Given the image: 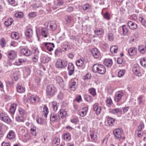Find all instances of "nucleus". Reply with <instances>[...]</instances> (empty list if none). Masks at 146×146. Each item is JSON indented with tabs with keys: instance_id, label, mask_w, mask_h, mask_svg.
Returning <instances> with one entry per match:
<instances>
[{
	"instance_id": "1",
	"label": "nucleus",
	"mask_w": 146,
	"mask_h": 146,
	"mask_svg": "<svg viewBox=\"0 0 146 146\" xmlns=\"http://www.w3.org/2000/svg\"><path fill=\"white\" fill-rule=\"evenodd\" d=\"M93 71L94 73L103 75L106 72V69L103 65L98 63L94 64L92 68Z\"/></svg>"
},
{
	"instance_id": "2",
	"label": "nucleus",
	"mask_w": 146,
	"mask_h": 146,
	"mask_svg": "<svg viewBox=\"0 0 146 146\" xmlns=\"http://www.w3.org/2000/svg\"><path fill=\"white\" fill-rule=\"evenodd\" d=\"M67 64L68 62L66 61L60 59H58L56 62L55 66L57 68L63 69L66 67Z\"/></svg>"
},
{
	"instance_id": "3",
	"label": "nucleus",
	"mask_w": 146,
	"mask_h": 146,
	"mask_svg": "<svg viewBox=\"0 0 146 146\" xmlns=\"http://www.w3.org/2000/svg\"><path fill=\"white\" fill-rule=\"evenodd\" d=\"M57 92V89L52 84L48 85L46 87V93L50 96L54 95Z\"/></svg>"
},
{
	"instance_id": "4",
	"label": "nucleus",
	"mask_w": 146,
	"mask_h": 146,
	"mask_svg": "<svg viewBox=\"0 0 146 146\" xmlns=\"http://www.w3.org/2000/svg\"><path fill=\"white\" fill-rule=\"evenodd\" d=\"M91 53L94 58L100 59L101 58L100 52L96 48H93L92 49Z\"/></svg>"
},
{
	"instance_id": "5",
	"label": "nucleus",
	"mask_w": 146,
	"mask_h": 146,
	"mask_svg": "<svg viewBox=\"0 0 146 146\" xmlns=\"http://www.w3.org/2000/svg\"><path fill=\"white\" fill-rule=\"evenodd\" d=\"M123 130L120 128H117L113 131V133L116 139H119L121 137V134L123 133Z\"/></svg>"
},
{
	"instance_id": "6",
	"label": "nucleus",
	"mask_w": 146,
	"mask_h": 146,
	"mask_svg": "<svg viewBox=\"0 0 146 146\" xmlns=\"http://www.w3.org/2000/svg\"><path fill=\"white\" fill-rule=\"evenodd\" d=\"M67 70L69 75H72L74 73V65L71 63L69 62L67 64Z\"/></svg>"
},
{
	"instance_id": "7",
	"label": "nucleus",
	"mask_w": 146,
	"mask_h": 146,
	"mask_svg": "<svg viewBox=\"0 0 146 146\" xmlns=\"http://www.w3.org/2000/svg\"><path fill=\"white\" fill-rule=\"evenodd\" d=\"M133 73L137 76H141V73L139 71V67L138 65H134L133 68Z\"/></svg>"
},
{
	"instance_id": "8",
	"label": "nucleus",
	"mask_w": 146,
	"mask_h": 146,
	"mask_svg": "<svg viewBox=\"0 0 146 146\" xmlns=\"http://www.w3.org/2000/svg\"><path fill=\"white\" fill-rule=\"evenodd\" d=\"M123 95V93L121 92L118 91L116 92L114 98L115 101L117 102H119L121 100Z\"/></svg>"
},
{
	"instance_id": "9",
	"label": "nucleus",
	"mask_w": 146,
	"mask_h": 146,
	"mask_svg": "<svg viewBox=\"0 0 146 146\" xmlns=\"http://www.w3.org/2000/svg\"><path fill=\"white\" fill-rule=\"evenodd\" d=\"M59 114H51L50 116V119L51 121L52 122H54L56 121H58L60 119Z\"/></svg>"
},
{
	"instance_id": "10",
	"label": "nucleus",
	"mask_w": 146,
	"mask_h": 146,
	"mask_svg": "<svg viewBox=\"0 0 146 146\" xmlns=\"http://www.w3.org/2000/svg\"><path fill=\"white\" fill-rule=\"evenodd\" d=\"M32 52L34 54H35L33 57L32 60L34 62H36L37 61L38 58L39 51L37 48H34L32 50Z\"/></svg>"
},
{
	"instance_id": "11",
	"label": "nucleus",
	"mask_w": 146,
	"mask_h": 146,
	"mask_svg": "<svg viewBox=\"0 0 146 146\" xmlns=\"http://www.w3.org/2000/svg\"><path fill=\"white\" fill-rule=\"evenodd\" d=\"M25 33L26 37L27 38H29L33 36V31L32 29L27 28L25 30Z\"/></svg>"
},
{
	"instance_id": "12",
	"label": "nucleus",
	"mask_w": 146,
	"mask_h": 146,
	"mask_svg": "<svg viewBox=\"0 0 146 146\" xmlns=\"http://www.w3.org/2000/svg\"><path fill=\"white\" fill-rule=\"evenodd\" d=\"M17 52L13 50H11L8 52V56L9 59H14L17 56Z\"/></svg>"
},
{
	"instance_id": "13",
	"label": "nucleus",
	"mask_w": 146,
	"mask_h": 146,
	"mask_svg": "<svg viewBox=\"0 0 146 146\" xmlns=\"http://www.w3.org/2000/svg\"><path fill=\"white\" fill-rule=\"evenodd\" d=\"M21 53L24 55L29 56L31 54L32 52L30 50L27 48H23L21 50Z\"/></svg>"
},
{
	"instance_id": "14",
	"label": "nucleus",
	"mask_w": 146,
	"mask_h": 146,
	"mask_svg": "<svg viewBox=\"0 0 146 146\" xmlns=\"http://www.w3.org/2000/svg\"><path fill=\"white\" fill-rule=\"evenodd\" d=\"M45 46L48 50L51 51L53 50V48L54 47V43L50 42L45 43Z\"/></svg>"
},
{
	"instance_id": "15",
	"label": "nucleus",
	"mask_w": 146,
	"mask_h": 146,
	"mask_svg": "<svg viewBox=\"0 0 146 146\" xmlns=\"http://www.w3.org/2000/svg\"><path fill=\"white\" fill-rule=\"evenodd\" d=\"M7 138L9 140H13L15 137V135L14 131L11 130L8 133Z\"/></svg>"
},
{
	"instance_id": "16",
	"label": "nucleus",
	"mask_w": 146,
	"mask_h": 146,
	"mask_svg": "<svg viewBox=\"0 0 146 146\" xmlns=\"http://www.w3.org/2000/svg\"><path fill=\"white\" fill-rule=\"evenodd\" d=\"M30 101L33 103H35L39 101V97L36 96L32 95L29 98Z\"/></svg>"
},
{
	"instance_id": "17",
	"label": "nucleus",
	"mask_w": 146,
	"mask_h": 146,
	"mask_svg": "<svg viewBox=\"0 0 146 146\" xmlns=\"http://www.w3.org/2000/svg\"><path fill=\"white\" fill-rule=\"evenodd\" d=\"M128 52L130 56H133L137 54V50L135 48L132 47L129 48Z\"/></svg>"
},
{
	"instance_id": "18",
	"label": "nucleus",
	"mask_w": 146,
	"mask_h": 146,
	"mask_svg": "<svg viewBox=\"0 0 146 146\" xmlns=\"http://www.w3.org/2000/svg\"><path fill=\"white\" fill-rule=\"evenodd\" d=\"M93 109L96 113L97 115L100 114L101 111L100 107L98 106V104L97 103L95 104L93 106Z\"/></svg>"
},
{
	"instance_id": "19",
	"label": "nucleus",
	"mask_w": 146,
	"mask_h": 146,
	"mask_svg": "<svg viewBox=\"0 0 146 146\" xmlns=\"http://www.w3.org/2000/svg\"><path fill=\"white\" fill-rule=\"evenodd\" d=\"M113 64L112 60L111 59H106L104 60V64L106 66L108 67H110Z\"/></svg>"
},
{
	"instance_id": "20",
	"label": "nucleus",
	"mask_w": 146,
	"mask_h": 146,
	"mask_svg": "<svg viewBox=\"0 0 146 146\" xmlns=\"http://www.w3.org/2000/svg\"><path fill=\"white\" fill-rule=\"evenodd\" d=\"M58 113L59 114V116L60 119L66 117L67 115V112L63 109H60Z\"/></svg>"
},
{
	"instance_id": "21",
	"label": "nucleus",
	"mask_w": 146,
	"mask_h": 146,
	"mask_svg": "<svg viewBox=\"0 0 146 146\" xmlns=\"http://www.w3.org/2000/svg\"><path fill=\"white\" fill-rule=\"evenodd\" d=\"M128 25L130 28L131 29H135L137 27V24L131 21H129L128 22Z\"/></svg>"
},
{
	"instance_id": "22",
	"label": "nucleus",
	"mask_w": 146,
	"mask_h": 146,
	"mask_svg": "<svg viewBox=\"0 0 146 146\" xmlns=\"http://www.w3.org/2000/svg\"><path fill=\"white\" fill-rule=\"evenodd\" d=\"M90 136L92 141H96L97 140V133L95 131H91L90 132Z\"/></svg>"
},
{
	"instance_id": "23",
	"label": "nucleus",
	"mask_w": 146,
	"mask_h": 146,
	"mask_svg": "<svg viewBox=\"0 0 146 146\" xmlns=\"http://www.w3.org/2000/svg\"><path fill=\"white\" fill-rule=\"evenodd\" d=\"M41 34L44 37H47L48 35V29L46 28H42L41 29Z\"/></svg>"
},
{
	"instance_id": "24",
	"label": "nucleus",
	"mask_w": 146,
	"mask_h": 146,
	"mask_svg": "<svg viewBox=\"0 0 146 146\" xmlns=\"http://www.w3.org/2000/svg\"><path fill=\"white\" fill-rule=\"evenodd\" d=\"M88 110V108L86 107L82 109L81 110V112L80 113V115L82 117H84L85 116Z\"/></svg>"
},
{
	"instance_id": "25",
	"label": "nucleus",
	"mask_w": 146,
	"mask_h": 146,
	"mask_svg": "<svg viewBox=\"0 0 146 146\" xmlns=\"http://www.w3.org/2000/svg\"><path fill=\"white\" fill-rule=\"evenodd\" d=\"M52 144L54 146L59 145L60 144V139L57 137H55L52 140Z\"/></svg>"
},
{
	"instance_id": "26",
	"label": "nucleus",
	"mask_w": 146,
	"mask_h": 146,
	"mask_svg": "<svg viewBox=\"0 0 146 146\" xmlns=\"http://www.w3.org/2000/svg\"><path fill=\"white\" fill-rule=\"evenodd\" d=\"M19 73L18 72H16L13 74L12 77L13 79V81L14 80L15 81H17L18 80L19 76ZM12 82L13 83V81Z\"/></svg>"
},
{
	"instance_id": "27",
	"label": "nucleus",
	"mask_w": 146,
	"mask_h": 146,
	"mask_svg": "<svg viewBox=\"0 0 146 146\" xmlns=\"http://www.w3.org/2000/svg\"><path fill=\"white\" fill-rule=\"evenodd\" d=\"M108 123V125L111 126H112L115 122V119L110 117H108L107 118Z\"/></svg>"
},
{
	"instance_id": "28",
	"label": "nucleus",
	"mask_w": 146,
	"mask_h": 146,
	"mask_svg": "<svg viewBox=\"0 0 146 146\" xmlns=\"http://www.w3.org/2000/svg\"><path fill=\"white\" fill-rule=\"evenodd\" d=\"M4 114V116L3 115H1V120L6 123H9L11 121L10 119L8 116H6L5 114Z\"/></svg>"
},
{
	"instance_id": "29",
	"label": "nucleus",
	"mask_w": 146,
	"mask_h": 146,
	"mask_svg": "<svg viewBox=\"0 0 146 146\" xmlns=\"http://www.w3.org/2000/svg\"><path fill=\"white\" fill-rule=\"evenodd\" d=\"M138 50L141 54H143L146 52V47L144 45H141L139 47Z\"/></svg>"
},
{
	"instance_id": "30",
	"label": "nucleus",
	"mask_w": 146,
	"mask_h": 146,
	"mask_svg": "<svg viewBox=\"0 0 146 146\" xmlns=\"http://www.w3.org/2000/svg\"><path fill=\"white\" fill-rule=\"evenodd\" d=\"M16 108V104H13L11 105L9 108V111L11 114H14Z\"/></svg>"
},
{
	"instance_id": "31",
	"label": "nucleus",
	"mask_w": 146,
	"mask_h": 146,
	"mask_svg": "<svg viewBox=\"0 0 146 146\" xmlns=\"http://www.w3.org/2000/svg\"><path fill=\"white\" fill-rule=\"evenodd\" d=\"M121 112H122V110L121 108H117L115 109H112L110 111V112L113 114H116L118 113H120L121 114Z\"/></svg>"
},
{
	"instance_id": "32",
	"label": "nucleus",
	"mask_w": 146,
	"mask_h": 146,
	"mask_svg": "<svg viewBox=\"0 0 146 146\" xmlns=\"http://www.w3.org/2000/svg\"><path fill=\"white\" fill-rule=\"evenodd\" d=\"M76 84V82H73L70 84L69 87L70 90L74 91L76 90L77 87Z\"/></svg>"
},
{
	"instance_id": "33",
	"label": "nucleus",
	"mask_w": 146,
	"mask_h": 146,
	"mask_svg": "<svg viewBox=\"0 0 146 146\" xmlns=\"http://www.w3.org/2000/svg\"><path fill=\"white\" fill-rule=\"evenodd\" d=\"M62 138L63 139L66 141H69L70 140L71 137L70 134L68 133H67L63 135Z\"/></svg>"
},
{
	"instance_id": "34",
	"label": "nucleus",
	"mask_w": 146,
	"mask_h": 146,
	"mask_svg": "<svg viewBox=\"0 0 146 146\" xmlns=\"http://www.w3.org/2000/svg\"><path fill=\"white\" fill-rule=\"evenodd\" d=\"M30 131L31 134L35 136L36 135V128L35 126H31Z\"/></svg>"
},
{
	"instance_id": "35",
	"label": "nucleus",
	"mask_w": 146,
	"mask_h": 146,
	"mask_svg": "<svg viewBox=\"0 0 146 146\" xmlns=\"http://www.w3.org/2000/svg\"><path fill=\"white\" fill-rule=\"evenodd\" d=\"M50 30L54 31L56 29L57 25L55 22L53 21H52L50 23Z\"/></svg>"
},
{
	"instance_id": "36",
	"label": "nucleus",
	"mask_w": 146,
	"mask_h": 146,
	"mask_svg": "<svg viewBox=\"0 0 146 146\" xmlns=\"http://www.w3.org/2000/svg\"><path fill=\"white\" fill-rule=\"evenodd\" d=\"M11 37L12 38L17 40L19 38L18 33L15 32H13L11 33Z\"/></svg>"
},
{
	"instance_id": "37",
	"label": "nucleus",
	"mask_w": 146,
	"mask_h": 146,
	"mask_svg": "<svg viewBox=\"0 0 146 146\" xmlns=\"http://www.w3.org/2000/svg\"><path fill=\"white\" fill-rule=\"evenodd\" d=\"M13 22V19L12 18H9L8 19L7 21H5V25L7 27L11 25Z\"/></svg>"
},
{
	"instance_id": "38",
	"label": "nucleus",
	"mask_w": 146,
	"mask_h": 146,
	"mask_svg": "<svg viewBox=\"0 0 146 146\" xmlns=\"http://www.w3.org/2000/svg\"><path fill=\"white\" fill-rule=\"evenodd\" d=\"M43 112L44 113V115L45 117H47V115L49 112L48 109L46 105H44L43 108Z\"/></svg>"
},
{
	"instance_id": "39",
	"label": "nucleus",
	"mask_w": 146,
	"mask_h": 146,
	"mask_svg": "<svg viewBox=\"0 0 146 146\" xmlns=\"http://www.w3.org/2000/svg\"><path fill=\"white\" fill-rule=\"evenodd\" d=\"M118 50V47L116 45L112 46L110 48V51L112 53H116Z\"/></svg>"
},
{
	"instance_id": "40",
	"label": "nucleus",
	"mask_w": 146,
	"mask_h": 146,
	"mask_svg": "<svg viewBox=\"0 0 146 146\" xmlns=\"http://www.w3.org/2000/svg\"><path fill=\"white\" fill-rule=\"evenodd\" d=\"M65 20L67 24H70L72 19V17L70 16L66 15L65 16Z\"/></svg>"
},
{
	"instance_id": "41",
	"label": "nucleus",
	"mask_w": 146,
	"mask_h": 146,
	"mask_svg": "<svg viewBox=\"0 0 146 146\" xmlns=\"http://www.w3.org/2000/svg\"><path fill=\"white\" fill-rule=\"evenodd\" d=\"M17 91L19 93L24 92L25 91V88L21 86H19L17 87Z\"/></svg>"
},
{
	"instance_id": "42",
	"label": "nucleus",
	"mask_w": 146,
	"mask_h": 146,
	"mask_svg": "<svg viewBox=\"0 0 146 146\" xmlns=\"http://www.w3.org/2000/svg\"><path fill=\"white\" fill-rule=\"evenodd\" d=\"M71 46L68 43L67 44H64L63 46V48L64 49V51H66L67 50H69L71 49L72 48Z\"/></svg>"
},
{
	"instance_id": "43",
	"label": "nucleus",
	"mask_w": 146,
	"mask_h": 146,
	"mask_svg": "<svg viewBox=\"0 0 146 146\" xmlns=\"http://www.w3.org/2000/svg\"><path fill=\"white\" fill-rule=\"evenodd\" d=\"M84 64L83 60L82 59H80L76 62V64L78 66H82Z\"/></svg>"
},
{
	"instance_id": "44",
	"label": "nucleus",
	"mask_w": 146,
	"mask_h": 146,
	"mask_svg": "<svg viewBox=\"0 0 146 146\" xmlns=\"http://www.w3.org/2000/svg\"><path fill=\"white\" fill-rule=\"evenodd\" d=\"M56 80L60 85L62 84L64 82L62 78L59 76H57L56 78Z\"/></svg>"
},
{
	"instance_id": "45",
	"label": "nucleus",
	"mask_w": 146,
	"mask_h": 146,
	"mask_svg": "<svg viewBox=\"0 0 146 146\" xmlns=\"http://www.w3.org/2000/svg\"><path fill=\"white\" fill-rule=\"evenodd\" d=\"M36 121L40 125H42L44 123V119L41 117H37Z\"/></svg>"
},
{
	"instance_id": "46",
	"label": "nucleus",
	"mask_w": 146,
	"mask_h": 146,
	"mask_svg": "<svg viewBox=\"0 0 146 146\" xmlns=\"http://www.w3.org/2000/svg\"><path fill=\"white\" fill-rule=\"evenodd\" d=\"M96 34L97 35H101L104 33V30L101 29H97L94 31Z\"/></svg>"
},
{
	"instance_id": "47",
	"label": "nucleus",
	"mask_w": 146,
	"mask_h": 146,
	"mask_svg": "<svg viewBox=\"0 0 146 146\" xmlns=\"http://www.w3.org/2000/svg\"><path fill=\"white\" fill-rule=\"evenodd\" d=\"M62 50L60 48H58L55 50L54 54L55 56H59L60 53H62Z\"/></svg>"
},
{
	"instance_id": "48",
	"label": "nucleus",
	"mask_w": 146,
	"mask_h": 146,
	"mask_svg": "<svg viewBox=\"0 0 146 146\" xmlns=\"http://www.w3.org/2000/svg\"><path fill=\"white\" fill-rule=\"evenodd\" d=\"M92 78L91 74L90 73H88L86 75L82 77V78L84 80L87 79H90Z\"/></svg>"
},
{
	"instance_id": "49",
	"label": "nucleus",
	"mask_w": 146,
	"mask_h": 146,
	"mask_svg": "<svg viewBox=\"0 0 146 146\" xmlns=\"http://www.w3.org/2000/svg\"><path fill=\"white\" fill-rule=\"evenodd\" d=\"M123 33L124 35H126L128 32V30L125 25L122 26Z\"/></svg>"
},
{
	"instance_id": "50",
	"label": "nucleus",
	"mask_w": 146,
	"mask_h": 146,
	"mask_svg": "<svg viewBox=\"0 0 146 146\" xmlns=\"http://www.w3.org/2000/svg\"><path fill=\"white\" fill-rule=\"evenodd\" d=\"M89 92L91 94L94 96L96 94V90L94 88H92L90 89L89 90Z\"/></svg>"
},
{
	"instance_id": "51",
	"label": "nucleus",
	"mask_w": 146,
	"mask_h": 146,
	"mask_svg": "<svg viewBox=\"0 0 146 146\" xmlns=\"http://www.w3.org/2000/svg\"><path fill=\"white\" fill-rule=\"evenodd\" d=\"M125 70H121L118 72V76L119 77H122L124 74Z\"/></svg>"
},
{
	"instance_id": "52",
	"label": "nucleus",
	"mask_w": 146,
	"mask_h": 146,
	"mask_svg": "<svg viewBox=\"0 0 146 146\" xmlns=\"http://www.w3.org/2000/svg\"><path fill=\"white\" fill-rule=\"evenodd\" d=\"M106 102L108 106H110L111 105L112 103V100L110 97H108L107 98Z\"/></svg>"
},
{
	"instance_id": "53",
	"label": "nucleus",
	"mask_w": 146,
	"mask_h": 146,
	"mask_svg": "<svg viewBox=\"0 0 146 146\" xmlns=\"http://www.w3.org/2000/svg\"><path fill=\"white\" fill-rule=\"evenodd\" d=\"M15 17L17 18H21L23 16V14L21 12H19L16 13L15 15Z\"/></svg>"
},
{
	"instance_id": "54",
	"label": "nucleus",
	"mask_w": 146,
	"mask_h": 146,
	"mask_svg": "<svg viewBox=\"0 0 146 146\" xmlns=\"http://www.w3.org/2000/svg\"><path fill=\"white\" fill-rule=\"evenodd\" d=\"M52 106L53 108V110L54 111H56L58 109L56 102L55 101L53 102H52Z\"/></svg>"
},
{
	"instance_id": "55",
	"label": "nucleus",
	"mask_w": 146,
	"mask_h": 146,
	"mask_svg": "<svg viewBox=\"0 0 146 146\" xmlns=\"http://www.w3.org/2000/svg\"><path fill=\"white\" fill-rule=\"evenodd\" d=\"M85 99L88 102L92 101V100L91 96L88 95H86L85 96Z\"/></svg>"
},
{
	"instance_id": "56",
	"label": "nucleus",
	"mask_w": 146,
	"mask_h": 146,
	"mask_svg": "<svg viewBox=\"0 0 146 146\" xmlns=\"http://www.w3.org/2000/svg\"><path fill=\"white\" fill-rule=\"evenodd\" d=\"M108 39L110 41H112L114 39V36L113 34L111 33H109L108 35Z\"/></svg>"
},
{
	"instance_id": "57",
	"label": "nucleus",
	"mask_w": 146,
	"mask_h": 146,
	"mask_svg": "<svg viewBox=\"0 0 146 146\" xmlns=\"http://www.w3.org/2000/svg\"><path fill=\"white\" fill-rule=\"evenodd\" d=\"M16 119L18 122H23L24 120V118L23 116L17 117H16Z\"/></svg>"
},
{
	"instance_id": "58",
	"label": "nucleus",
	"mask_w": 146,
	"mask_h": 146,
	"mask_svg": "<svg viewBox=\"0 0 146 146\" xmlns=\"http://www.w3.org/2000/svg\"><path fill=\"white\" fill-rule=\"evenodd\" d=\"M91 9V6L89 4H86L84 5L83 9L84 11L87 10L88 9Z\"/></svg>"
},
{
	"instance_id": "59",
	"label": "nucleus",
	"mask_w": 146,
	"mask_h": 146,
	"mask_svg": "<svg viewBox=\"0 0 146 146\" xmlns=\"http://www.w3.org/2000/svg\"><path fill=\"white\" fill-rule=\"evenodd\" d=\"M6 42L5 40L3 38H1V46L2 47H3L5 46Z\"/></svg>"
},
{
	"instance_id": "60",
	"label": "nucleus",
	"mask_w": 146,
	"mask_h": 146,
	"mask_svg": "<svg viewBox=\"0 0 146 146\" xmlns=\"http://www.w3.org/2000/svg\"><path fill=\"white\" fill-rule=\"evenodd\" d=\"M139 20L143 25L146 26V21L142 17L139 18Z\"/></svg>"
},
{
	"instance_id": "61",
	"label": "nucleus",
	"mask_w": 146,
	"mask_h": 146,
	"mask_svg": "<svg viewBox=\"0 0 146 146\" xmlns=\"http://www.w3.org/2000/svg\"><path fill=\"white\" fill-rule=\"evenodd\" d=\"M129 109V107L128 106L123 107L121 109L122 110V112H121V114H124Z\"/></svg>"
},
{
	"instance_id": "62",
	"label": "nucleus",
	"mask_w": 146,
	"mask_h": 146,
	"mask_svg": "<svg viewBox=\"0 0 146 146\" xmlns=\"http://www.w3.org/2000/svg\"><path fill=\"white\" fill-rule=\"evenodd\" d=\"M144 127V124L143 123H141V124L139 126L137 129L136 130L137 131H142V129Z\"/></svg>"
},
{
	"instance_id": "63",
	"label": "nucleus",
	"mask_w": 146,
	"mask_h": 146,
	"mask_svg": "<svg viewBox=\"0 0 146 146\" xmlns=\"http://www.w3.org/2000/svg\"><path fill=\"white\" fill-rule=\"evenodd\" d=\"M19 112L20 114L22 115H24L26 114V113L24 110L21 108H20L19 109Z\"/></svg>"
},
{
	"instance_id": "64",
	"label": "nucleus",
	"mask_w": 146,
	"mask_h": 146,
	"mask_svg": "<svg viewBox=\"0 0 146 146\" xmlns=\"http://www.w3.org/2000/svg\"><path fill=\"white\" fill-rule=\"evenodd\" d=\"M7 2L13 6H16L17 4V3L15 2V1H8Z\"/></svg>"
}]
</instances>
